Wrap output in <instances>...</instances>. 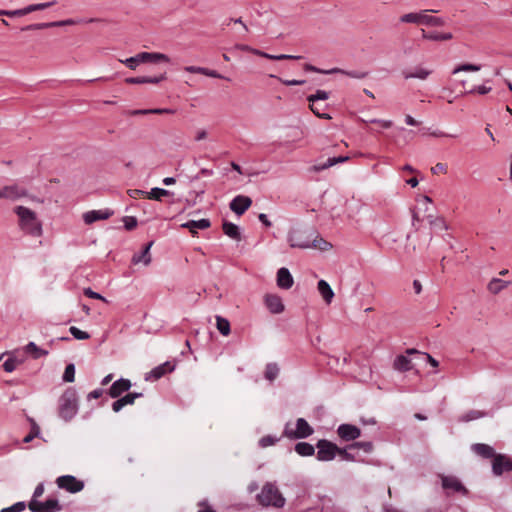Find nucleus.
Returning a JSON list of instances; mask_svg holds the SVG:
<instances>
[{"label":"nucleus","instance_id":"774afa93","mask_svg":"<svg viewBox=\"0 0 512 512\" xmlns=\"http://www.w3.org/2000/svg\"><path fill=\"white\" fill-rule=\"evenodd\" d=\"M258 219H259V221H260L263 225H265L266 227H270V226L272 225V223L269 221V219H268L267 215H266V214H264V213H260V214L258 215Z\"/></svg>","mask_w":512,"mask_h":512},{"label":"nucleus","instance_id":"c03bdc74","mask_svg":"<svg viewBox=\"0 0 512 512\" xmlns=\"http://www.w3.org/2000/svg\"><path fill=\"white\" fill-rule=\"evenodd\" d=\"M373 443L370 441L355 442L349 446V448H357L363 450L365 453H371L373 450Z\"/></svg>","mask_w":512,"mask_h":512},{"label":"nucleus","instance_id":"e433bc0d","mask_svg":"<svg viewBox=\"0 0 512 512\" xmlns=\"http://www.w3.org/2000/svg\"><path fill=\"white\" fill-rule=\"evenodd\" d=\"M216 326H217V329L218 331L224 335V336H227L229 335L230 333V323L227 319L221 317V316H216Z\"/></svg>","mask_w":512,"mask_h":512},{"label":"nucleus","instance_id":"5fc2aeb1","mask_svg":"<svg viewBox=\"0 0 512 512\" xmlns=\"http://www.w3.org/2000/svg\"><path fill=\"white\" fill-rule=\"evenodd\" d=\"M44 502H40L38 500H35V499H32L29 504H28V508L32 511V512H41L44 508Z\"/></svg>","mask_w":512,"mask_h":512},{"label":"nucleus","instance_id":"412c9836","mask_svg":"<svg viewBox=\"0 0 512 512\" xmlns=\"http://www.w3.org/2000/svg\"><path fill=\"white\" fill-rule=\"evenodd\" d=\"M153 245V242H149L145 245L143 250L139 254H134L132 257L133 264L143 263L145 266H148L151 263V254L150 249Z\"/></svg>","mask_w":512,"mask_h":512},{"label":"nucleus","instance_id":"a878e982","mask_svg":"<svg viewBox=\"0 0 512 512\" xmlns=\"http://www.w3.org/2000/svg\"><path fill=\"white\" fill-rule=\"evenodd\" d=\"M211 226L210 220L208 219H200V220H190L184 224H182L183 228H187L191 233L196 234L197 229H207Z\"/></svg>","mask_w":512,"mask_h":512},{"label":"nucleus","instance_id":"3c124183","mask_svg":"<svg viewBox=\"0 0 512 512\" xmlns=\"http://www.w3.org/2000/svg\"><path fill=\"white\" fill-rule=\"evenodd\" d=\"M7 355H11L9 352ZM16 357L15 356H10L4 363H3V368L6 372H13L15 369H16Z\"/></svg>","mask_w":512,"mask_h":512},{"label":"nucleus","instance_id":"58836bf2","mask_svg":"<svg viewBox=\"0 0 512 512\" xmlns=\"http://www.w3.org/2000/svg\"><path fill=\"white\" fill-rule=\"evenodd\" d=\"M279 374V367L276 363H269L266 365L265 378L269 381H273Z\"/></svg>","mask_w":512,"mask_h":512},{"label":"nucleus","instance_id":"0eeeda50","mask_svg":"<svg viewBox=\"0 0 512 512\" xmlns=\"http://www.w3.org/2000/svg\"><path fill=\"white\" fill-rule=\"evenodd\" d=\"M316 447L318 449L316 457L319 461H331L337 453L344 452L343 449L326 439L319 440Z\"/></svg>","mask_w":512,"mask_h":512},{"label":"nucleus","instance_id":"9d476101","mask_svg":"<svg viewBox=\"0 0 512 512\" xmlns=\"http://www.w3.org/2000/svg\"><path fill=\"white\" fill-rule=\"evenodd\" d=\"M442 488L447 491V494L451 492L460 493L462 495H468V489L462 484V482L456 476L440 475Z\"/></svg>","mask_w":512,"mask_h":512},{"label":"nucleus","instance_id":"6e6552de","mask_svg":"<svg viewBox=\"0 0 512 512\" xmlns=\"http://www.w3.org/2000/svg\"><path fill=\"white\" fill-rule=\"evenodd\" d=\"M304 70L307 72H316V73H322V74L341 73L343 75L349 76L351 78H356V79H364L368 76V72H366V71H347V70H343L340 68H332L329 70H322V69H319L311 64H305Z\"/></svg>","mask_w":512,"mask_h":512},{"label":"nucleus","instance_id":"a18cd8bd","mask_svg":"<svg viewBox=\"0 0 512 512\" xmlns=\"http://www.w3.org/2000/svg\"><path fill=\"white\" fill-rule=\"evenodd\" d=\"M52 27H55V21L54 22H46V23L30 24L26 27H23L22 30L23 31L42 30V29H47V28H52Z\"/></svg>","mask_w":512,"mask_h":512},{"label":"nucleus","instance_id":"864d4df0","mask_svg":"<svg viewBox=\"0 0 512 512\" xmlns=\"http://www.w3.org/2000/svg\"><path fill=\"white\" fill-rule=\"evenodd\" d=\"M278 441L277 438L270 435L264 436L260 439L259 445L263 448L274 445Z\"/></svg>","mask_w":512,"mask_h":512},{"label":"nucleus","instance_id":"72a5a7b5","mask_svg":"<svg viewBox=\"0 0 512 512\" xmlns=\"http://www.w3.org/2000/svg\"><path fill=\"white\" fill-rule=\"evenodd\" d=\"M175 111L169 108H155V109H139L133 110L132 115H146V114H173Z\"/></svg>","mask_w":512,"mask_h":512},{"label":"nucleus","instance_id":"7c9ffc66","mask_svg":"<svg viewBox=\"0 0 512 512\" xmlns=\"http://www.w3.org/2000/svg\"><path fill=\"white\" fill-rule=\"evenodd\" d=\"M510 284L509 281H504L499 278H493L488 284V290L493 294H498Z\"/></svg>","mask_w":512,"mask_h":512},{"label":"nucleus","instance_id":"a19ab883","mask_svg":"<svg viewBox=\"0 0 512 512\" xmlns=\"http://www.w3.org/2000/svg\"><path fill=\"white\" fill-rule=\"evenodd\" d=\"M481 69V66L479 65H475V64H469V63H466V64H461L459 66H457L454 70H453V74H457L461 71H464V72H476V71H479Z\"/></svg>","mask_w":512,"mask_h":512},{"label":"nucleus","instance_id":"b1692460","mask_svg":"<svg viewBox=\"0 0 512 512\" xmlns=\"http://www.w3.org/2000/svg\"><path fill=\"white\" fill-rule=\"evenodd\" d=\"M184 69H185V71H187L189 73H197V74H202V75H205V76H208V77L219 78V79H226L225 76L219 74L217 71L211 70V69H208V68H205V67L186 66ZM227 80H229V79L227 78Z\"/></svg>","mask_w":512,"mask_h":512},{"label":"nucleus","instance_id":"052dcab7","mask_svg":"<svg viewBox=\"0 0 512 512\" xmlns=\"http://www.w3.org/2000/svg\"><path fill=\"white\" fill-rule=\"evenodd\" d=\"M491 87L490 86H486V85H480V86H477L475 87L474 89H472L470 91V93H478L480 95H485L487 93H489L491 91Z\"/></svg>","mask_w":512,"mask_h":512},{"label":"nucleus","instance_id":"f257e3e1","mask_svg":"<svg viewBox=\"0 0 512 512\" xmlns=\"http://www.w3.org/2000/svg\"><path fill=\"white\" fill-rule=\"evenodd\" d=\"M15 214L18 216L19 228L26 234L33 237H40L43 233L42 222L36 213L25 206H16Z\"/></svg>","mask_w":512,"mask_h":512},{"label":"nucleus","instance_id":"ddd939ff","mask_svg":"<svg viewBox=\"0 0 512 512\" xmlns=\"http://www.w3.org/2000/svg\"><path fill=\"white\" fill-rule=\"evenodd\" d=\"M338 436L344 441H353L360 437V429L352 424H341L337 428Z\"/></svg>","mask_w":512,"mask_h":512},{"label":"nucleus","instance_id":"0e129e2a","mask_svg":"<svg viewBox=\"0 0 512 512\" xmlns=\"http://www.w3.org/2000/svg\"><path fill=\"white\" fill-rule=\"evenodd\" d=\"M146 193L145 191L143 190H139V189H131V190H128V195L131 197V198H134V199H137L138 197H141V196H145L146 197Z\"/></svg>","mask_w":512,"mask_h":512},{"label":"nucleus","instance_id":"69168bd1","mask_svg":"<svg viewBox=\"0 0 512 512\" xmlns=\"http://www.w3.org/2000/svg\"><path fill=\"white\" fill-rule=\"evenodd\" d=\"M284 85L286 86H298V85H303L305 84V80H283V79H279Z\"/></svg>","mask_w":512,"mask_h":512},{"label":"nucleus","instance_id":"473e14b6","mask_svg":"<svg viewBox=\"0 0 512 512\" xmlns=\"http://www.w3.org/2000/svg\"><path fill=\"white\" fill-rule=\"evenodd\" d=\"M295 451L300 456H312L315 453V448L313 445L307 442H299L295 445Z\"/></svg>","mask_w":512,"mask_h":512},{"label":"nucleus","instance_id":"de8ad7c7","mask_svg":"<svg viewBox=\"0 0 512 512\" xmlns=\"http://www.w3.org/2000/svg\"><path fill=\"white\" fill-rule=\"evenodd\" d=\"M75 380V366L74 364H68L63 374V381L73 382Z\"/></svg>","mask_w":512,"mask_h":512},{"label":"nucleus","instance_id":"9b49d317","mask_svg":"<svg viewBox=\"0 0 512 512\" xmlns=\"http://www.w3.org/2000/svg\"><path fill=\"white\" fill-rule=\"evenodd\" d=\"M56 483L59 488L64 489L70 493H77L83 490L84 483L76 479L72 475H64L57 478Z\"/></svg>","mask_w":512,"mask_h":512},{"label":"nucleus","instance_id":"c756f323","mask_svg":"<svg viewBox=\"0 0 512 512\" xmlns=\"http://www.w3.org/2000/svg\"><path fill=\"white\" fill-rule=\"evenodd\" d=\"M432 73L431 70L425 68H416L413 72H403V76L405 79L417 78L420 80H425Z\"/></svg>","mask_w":512,"mask_h":512},{"label":"nucleus","instance_id":"393cba45","mask_svg":"<svg viewBox=\"0 0 512 512\" xmlns=\"http://www.w3.org/2000/svg\"><path fill=\"white\" fill-rule=\"evenodd\" d=\"M222 230L225 235L233 240L240 241L242 238L239 227L232 222L224 221L222 224Z\"/></svg>","mask_w":512,"mask_h":512},{"label":"nucleus","instance_id":"4468645a","mask_svg":"<svg viewBox=\"0 0 512 512\" xmlns=\"http://www.w3.org/2000/svg\"><path fill=\"white\" fill-rule=\"evenodd\" d=\"M252 205V200L248 196L238 195L229 204L230 209L237 215H242Z\"/></svg>","mask_w":512,"mask_h":512},{"label":"nucleus","instance_id":"4be33fe9","mask_svg":"<svg viewBox=\"0 0 512 512\" xmlns=\"http://www.w3.org/2000/svg\"><path fill=\"white\" fill-rule=\"evenodd\" d=\"M471 450L478 456L489 459L495 456V450L488 444L476 443L471 446Z\"/></svg>","mask_w":512,"mask_h":512},{"label":"nucleus","instance_id":"680f3d73","mask_svg":"<svg viewBox=\"0 0 512 512\" xmlns=\"http://www.w3.org/2000/svg\"><path fill=\"white\" fill-rule=\"evenodd\" d=\"M147 81L146 76L141 77H129L125 79L128 84H145Z\"/></svg>","mask_w":512,"mask_h":512},{"label":"nucleus","instance_id":"4c0bfd02","mask_svg":"<svg viewBox=\"0 0 512 512\" xmlns=\"http://www.w3.org/2000/svg\"><path fill=\"white\" fill-rule=\"evenodd\" d=\"M332 247V245L321 238L319 235H316L313 240H311V248H316L322 251L329 250Z\"/></svg>","mask_w":512,"mask_h":512},{"label":"nucleus","instance_id":"e2e57ef3","mask_svg":"<svg viewBox=\"0 0 512 512\" xmlns=\"http://www.w3.org/2000/svg\"><path fill=\"white\" fill-rule=\"evenodd\" d=\"M431 172L433 174L446 173L447 172V166H446V164L439 162V163H437L435 166H433L431 168Z\"/></svg>","mask_w":512,"mask_h":512},{"label":"nucleus","instance_id":"6e6d98bb","mask_svg":"<svg viewBox=\"0 0 512 512\" xmlns=\"http://www.w3.org/2000/svg\"><path fill=\"white\" fill-rule=\"evenodd\" d=\"M482 416H483L482 412L476 411V410H472V411H469L464 416H462V420L468 422V421H471V420L478 419V418H480Z\"/></svg>","mask_w":512,"mask_h":512},{"label":"nucleus","instance_id":"6ab92c4d","mask_svg":"<svg viewBox=\"0 0 512 512\" xmlns=\"http://www.w3.org/2000/svg\"><path fill=\"white\" fill-rule=\"evenodd\" d=\"M293 277L289 270L282 267L277 272V285L281 289H290L293 286Z\"/></svg>","mask_w":512,"mask_h":512},{"label":"nucleus","instance_id":"a211bd4d","mask_svg":"<svg viewBox=\"0 0 512 512\" xmlns=\"http://www.w3.org/2000/svg\"><path fill=\"white\" fill-rule=\"evenodd\" d=\"M112 214H113V212L110 211L109 209H105V210H92V211L86 212L83 215V219H84V222L86 224H92V223H94L95 221H98V220L108 219L109 217L112 216Z\"/></svg>","mask_w":512,"mask_h":512},{"label":"nucleus","instance_id":"423d86ee","mask_svg":"<svg viewBox=\"0 0 512 512\" xmlns=\"http://www.w3.org/2000/svg\"><path fill=\"white\" fill-rule=\"evenodd\" d=\"M314 430L304 418H298L296 421V428H290V423H287L284 428L283 435L288 439H304L313 434Z\"/></svg>","mask_w":512,"mask_h":512},{"label":"nucleus","instance_id":"aec40b11","mask_svg":"<svg viewBox=\"0 0 512 512\" xmlns=\"http://www.w3.org/2000/svg\"><path fill=\"white\" fill-rule=\"evenodd\" d=\"M174 370V366L170 362H165L150 371L146 376V380L154 379L158 380L164 376L167 372Z\"/></svg>","mask_w":512,"mask_h":512},{"label":"nucleus","instance_id":"dca6fc26","mask_svg":"<svg viewBox=\"0 0 512 512\" xmlns=\"http://www.w3.org/2000/svg\"><path fill=\"white\" fill-rule=\"evenodd\" d=\"M131 388V381L128 379L121 378L115 381L108 390V394L111 398H118L124 392H127Z\"/></svg>","mask_w":512,"mask_h":512},{"label":"nucleus","instance_id":"13d9d810","mask_svg":"<svg viewBox=\"0 0 512 512\" xmlns=\"http://www.w3.org/2000/svg\"><path fill=\"white\" fill-rule=\"evenodd\" d=\"M0 16L21 17V16H23V13H22V9H17V10H0Z\"/></svg>","mask_w":512,"mask_h":512},{"label":"nucleus","instance_id":"2eb2a0df","mask_svg":"<svg viewBox=\"0 0 512 512\" xmlns=\"http://www.w3.org/2000/svg\"><path fill=\"white\" fill-rule=\"evenodd\" d=\"M264 303L272 314H280L285 308L281 297L276 294H266Z\"/></svg>","mask_w":512,"mask_h":512},{"label":"nucleus","instance_id":"2f4dec72","mask_svg":"<svg viewBox=\"0 0 512 512\" xmlns=\"http://www.w3.org/2000/svg\"><path fill=\"white\" fill-rule=\"evenodd\" d=\"M25 352L32 354V357L34 359L41 358L43 356H46L48 354L47 350L39 348L34 342H29L24 347Z\"/></svg>","mask_w":512,"mask_h":512},{"label":"nucleus","instance_id":"20e7f679","mask_svg":"<svg viewBox=\"0 0 512 512\" xmlns=\"http://www.w3.org/2000/svg\"><path fill=\"white\" fill-rule=\"evenodd\" d=\"M438 12L437 10H424L419 13H407L400 17L402 23H412L427 26H443L445 21L442 18L427 15V12Z\"/></svg>","mask_w":512,"mask_h":512},{"label":"nucleus","instance_id":"bf43d9fd","mask_svg":"<svg viewBox=\"0 0 512 512\" xmlns=\"http://www.w3.org/2000/svg\"><path fill=\"white\" fill-rule=\"evenodd\" d=\"M84 294H85V296H87L89 298H92V299H99V300H102L104 302L107 301L101 294H99L97 292H94L91 288H85L84 289Z\"/></svg>","mask_w":512,"mask_h":512},{"label":"nucleus","instance_id":"49530a36","mask_svg":"<svg viewBox=\"0 0 512 512\" xmlns=\"http://www.w3.org/2000/svg\"><path fill=\"white\" fill-rule=\"evenodd\" d=\"M69 332L72 334V336L75 339H78V340H86V339L90 338V335L87 332L82 331V330H80L79 328H77L75 326H71L69 328Z\"/></svg>","mask_w":512,"mask_h":512},{"label":"nucleus","instance_id":"f704fd0d","mask_svg":"<svg viewBox=\"0 0 512 512\" xmlns=\"http://www.w3.org/2000/svg\"><path fill=\"white\" fill-rule=\"evenodd\" d=\"M170 194L171 192L166 189L155 187L146 193V198L161 201L163 196H168Z\"/></svg>","mask_w":512,"mask_h":512},{"label":"nucleus","instance_id":"1a4fd4ad","mask_svg":"<svg viewBox=\"0 0 512 512\" xmlns=\"http://www.w3.org/2000/svg\"><path fill=\"white\" fill-rule=\"evenodd\" d=\"M304 231L292 230L288 234V242L292 248L308 249L311 248V236Z\"/></svg>","mask_w":512,"mask_h":512},{"label":"nucleus","instance_id":"cd10ccee","mask_svg":"<svg viewBox=\"0 0 512 512\" xmlns=\"http://www.w3.org/2000/svg\"><path fill=\"white\" fill-rule=\"evenodd\" d=\"M393 367L400 372H406L413 368L411 360L405 355H398L394 360Z\"/></svg>","mask_w":512,"mask_h":512},{"label":"nucleus","instance_id":"f8f14e48","mask_svg":"<svg viewBox=\"0 0 512 512\" xmlns=\"http://www.w3.org/2000/svg\"><path fill=\"white\" fill-rule=\"evenodd\" d=\"M492 471L496 476L512 471V459L505 454H495L492 461Z\"/></svg>","mask_w":512,"mask_h":512},{"label":"nucleus","instance_id":"f03ea898","mask_svg":"<svg viewBox=\"0 0 512 512\" xmlns=\"http://www.w3.org/2000/svg\"><path fill=\"white\" fill-rule=\"evenodd\" d=\"M256 498L263 507L282 508L286 503L277 485L272 482L265 483Z\"/></svg>","mask_w":512,"mask_h":512},{"label":"nucleus","instance_id":"bb28decb","mask_svg":"<svg viewBox=\"0 0 512 512\" xmlns=\"http://www.w3.org/2000/svg\"><path fill=\"white\" fill-rule=\"evenodd\" d=\"M349 159L348 156H338L329 158L325 163L320 165H314L311 167V171L319 172L327 168L332 167L335 164L346 162Z\"/></svg>","mask_w":512,"mask_h":512},{"label":"nucleus","instance_id":"338daca9","mask_svg":"<svg viewBox=\"0 0 512 512\" xmlns=\"http://www.w3.org/2000/svg\"><path fill=\"white\" fill-rule=\"evenodd\" d=\"M166 78L165 74H161L160 76H155V77H147L146 76V83H151V84H158L159 82L163 81L164 79Z\"/></svg>","mask_w":512,"mask_h":512},{"label":"nucleus","instance_id":"603ef678","mask_svg":"<svg viewBox=\"0 0 512 512\" xmlns=\"http://www.w3.org/2000/svg\"><path fill=\"white\" fill-rule=\"evenodd\" d=\"M25 508V502H17L10 507L3 508L0 512H22Z\"/></svg>","mask_w":512,"mask_h":512},{"label":"nucleus","instance_id":"ea45409f","mask_svg":"<svg viewBox=\"0 0 512 512\" xmlns=\"http://www.w3.org/2000/svg\"><path fill=\"white\" fill-rule=\"evenodd\" d=\"M43 507L41 512H55L61 510V505L57 499L46 500Z\"/></svg>","mask_w":512,"mask_h":512},{"label":"nucleus","instance_id":"4d7b16f0","mask_svg":"<svg viewBox=\"0 0 512 512\" xmlns=\"http://www.w3.org/2000/svg\"><path fill=\"white\" fill-rule=\"evenodd\" d=\"M123 221L127 230H132L137 226V219L133 216H126Z\"/></svg>","mask_w":512,"mask_h":512},{"label":"nucleus","instance_id":"7ed1b4c3","mask_svg":"<svg viewBox=\"0 0 512 512\" xmlns=\"http://www.w3.org/2000/svg\"><path fill=\"white\" fill-rule=\"evenodd\" d=\"M78 412V396L73 388H68L58 400V416L65 422L70 421Z\"/></svg>","mask_w":512,"mask_h":512},{"label":"nucleus","instance_id":"39448f33","mask_svg":"<svg viewBox=\"0 0 512 512\" xmlns=\"http://www.w3.org/2000/svg\"><path fill=\"white\" fill-rule=\"evenodd\" d=\"M160 61L168 62L169 57L165 54L157 53V52H141L133 57L122 60L121 62L123 64H125L128 68L135 70L136 67L140 63H147V62L156 63V62H160Z\"/></svg>","mask_w":512,"mask_h":512},{"label":"nucleus","instance_id":"c85d7f7f","mask_svg":"<svg viewBox=\"0 0 512 512\" xmlns=\"http://www.w3.org/2000/svg\"><path fill=\"white\" fill-rule=\"evenodd\" d=\"M422 31L423 39L432 40V41H447L453 38V35L449 32L447 33H438V32H426L424 29Z\"/></svg>","mask_w":512,"mask_h":512},{"label":"nucleus","instance_id":"09e8293b","mask_svg":"<svg viewBox=\"0 0 512 512\" xmlns=\"http://www.w3.org/2000/svg\"><path fill=\"white\" fill-rule=\"evenodd\" d=\"M142 396H143L142 393L132 392V393L126 394L125 396L121 397L120 399L123 402L124 406H126V405H132L137 398H140Z\"/></svg>","mask_w":512,"mask_h":512},{"label":"nucleus","instance_id":"5701e85b","mask_svg":"<svg viewBox=\"0 0 512 512\" xmlns=\"http://www.w3.org/2000/svg\"><path fill=\"white\" fill-rule=\"evenodd\" d=\"M317 289L325 303L330 304L334 298V292L328 282L323 279L319 280Z\"/></svg>","mask_w":512,"mask_h":512},{"label":"nucleus","instance_id":"37998d69","mask_svg":"<svg viewBox=\"0 0 512 512\" xmlns=\"http://www.w3.org/2000/svg\"><path fill=\"white\" fill-rule=\"evenodd\" d=\"M329 98V93L324 90H317L315 94L309 95L307 100L309 103L317 102V101H325Z\"/></svg>","mask_w":512,"mask_h":512},{"label":"nucleus","instance_id":"f3484780","mask_svg":"<svg viewBox=\"0 0 512 512\" xmlns=\"http://www.w3.org/2000/svg\"><path fill=\"white\" fill-rule=\"evenodd\" d=\"M27 193L24 189L20 188L18 185H9L1 188L0 198L16 200L21 197L26 196Z\"/></svg>","mask_w":512,"mask_h":512},{"label":"nucleus","instance_id":"c9c22d12","mask_svg":"<svg viewBox=\"0 0 512 512\" xmlns=\"http://www.w3.org/2000/svg\"><path fill=\"white\" fill-rule=\"evenodd\" d=\"M326 104H318L317 102L310 103L311 111L319 118L330 119L331 116L327 113H322L326 109Z\"/></svg>","mask_w":512,"mask_h":512},{"label":"nucleus","instance_id":"79ce46f5","mask_svg":"<svg viewBox=\"0 0 512 512\" xmlns=\"http://www.w3.org/2000/svg\"><path fill=\"white\" fill-rule=\"evenodd\" d=\"M263 57L270 59V60H299L302 58V56H297V55H288V54L271 55L266 52H264Z\"/></svg>","mask_w":512,"mask_h":512},{"label":"nucleus","instance_id":"8fccbe9b","mask_svg":"<svg viewBox=\"0 0 512 512\" xmlns=\"http://www.w3.org/2000/svg\"><path fill=\"white\" fill-rule=\"evenodd\" d=\"M428 220L431 226H434L439 229H448V226L443 218H434L432 215H430L428 216Z\"/></svg>","mask_w":512,"mask_h":512}]
</instances>
